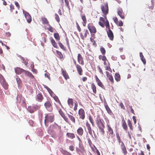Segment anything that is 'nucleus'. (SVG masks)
Listing matches in <instances>:
<instances>
[{
    "label": "nucleus",
    "mask_w": 155,
    "mask_h": 155,
    "mask_svg": "<svg viewBox=\"0 0 155 155\" xmlns=\"http://www.w3.org/2000/svg\"><path fill=\"white\" fill-rule=\"evenodd\" d=\"M95 122L100 132L102 135H104L105 134L104 129L105 128L104 121L99 117H97L96 118Z\"/></svg>",
    "instance_id": "1"
},
{
    "label": "nucleus",
    "mask_w": 155,
    "mask_h": 155,
    "mask_svg": "<svg viewBox=\"0 0 155 155\" xmlns=\"http://www.w3.org/2000/svg\"><path fill=\"white\" fill-rule=\"evenodd\" d=\"M54 116L53 114H45L44 123L45 125L48 126L47 124L49 123L53 122L54 120Z\"/></svg>",
    "instance_id": "2"
},
{
    "label": "nucleus",
    "mask_w": 155,
    "mask_h": 155,
    "mask_svg": "<svg viewBox=\"0 0 155 155\" xmlns=\"http://www.w3.org/2000/svg\"><path fill=\"white\" fill-rule=\"evenodd\" d=\"M68 104L70 107L71 108H73L74 104V110L76 111L77 110L78 104L77 102L75 101L74 102L73 99L71 98H69L67 101Z\"/></svg>",
    "instance_id": "3"
},
{
    "label": "nucleus",
    "mask_w": 155,
    "mask_h": 155,
    "mask_svg": "<svg viewBox=\"0 0 155 155\" xmlns=\"http://www.w3.org/2000/svg\"><path fill=\"white\" fill-rule=\"evenodd\" d=\"M40 106L36 104H33L32 106H29L27 108L28 110L30 113H33L36 110L39 109Z\"/></svg>",
    "instance_id": "4"
},
{
    "label": "nucleus",
    "mask_w": 155,
    "mask_h": 155,
    "mask_svg": "<svg viewBox=\"0 0 155 155\" xmlns=\"http://www.w3.org/2000/svg\"><path fill=\"white\" fill-rule=\"evenodd\" d=\"M87 28L92 35H94L97 32L95 27L92 23H89L87 25Z\"/></svg>",
    "instance_id": "5"
},
{
    "label": "nucleus",
    "mask_w": 155,
    "mask_h": 155,
    "mask_svg": "<svg viewBox=\"0 0 155 155\" xmlns=\"http://www.w3.org/2000/svg\"><path fill=\"white\" fill-rule=\"evenodd\" d=\"M45 108L49 112H51L53 110L52 102L51 100H48L44 103Z\"/></svg>",
    "instance_id": "6"
},
{
    "label": "nucleus",
    "mask_w": 155,
    "mask_h": 155,
    "mask_svg": "<svg viewBox=\"0 0 155 155\" xmlns=\"http://www.w3.org/2000/svg\"><path fill=\"white\" fill-rule=\"evenodd\" d=\"M106 27L108 29V31H107V33L108 37L109 38L110 40L113 41L114 38L113 33L112 31L110 29L109 23H108L107 22L106 25Z\"/></svg>",
    "instance_id": "7"
},
{
    "label": "nucleus",
    "mask_w": 155,
    "mask_h": 155,
    "mask_svg": "<svg viewBox=\"0 0 155 155\" xmlns=\"http://www.w3.org/2000/svg\"><path fill=\"white\" fill-rule=\"evenodd\" d=\"M101 9L104 15H106L108 13V7L107 2L104 5L101 6Z\"/></svg>",
    "instance_id": "8"
},
{
    "label": "nucleus",
    "mask_w": 155,
    "mask_h": 155,
    "mask_svg": "<svg viewBox=\"0 0 155 155\" xmlns=\"http://www.w3.org/2000/svg\"><path fill=\"white\" fill-rule=\"evenodd\" d=\"M0 80L3 87L5 89H7L8 88V85L5 81L2 75H1V77H0Z\"/></svg>",
    "instance_id": "9"
},
{
    "label": "nucleus",
    "mask_w": 155,
    "mask_h": 155,
    "mask_svg": "<svg viewBox=\"0 0 155 155\" xmlns=\"http://www.w3.org/2000/svg\"><path fill=\"white\" fill-rule=\"evenodd\" d=\"M78 114L79 118L82 120H84L85 117V113L84 110L80 108L78 110Z\"/></svg>",
    "instance_id": "10"
},
{
    "label": "nucleus",
    "mask_w": 155,
    "mask_h": 155,
    "mask_svg": "<svg viewBox=\"0 0 155 155\" xmlns=\"http://www.w3.org/2000/svg\"><path fill=\"white\" fill-rule=\"evenodd\" d=\"M77 60L78 63L82 65L84 64V58L80 54H78L77 57Z\"/></svg>",
    "instance_id": "11"
},
{
    "label": "nucleus",
    "mask_w": 155,
    "mask_h": 155,
    "mask_svg": "<svg viewBox=\"0 0 155 155\" xmlns=\"http://www.w3.org/2000/svg\"><path fill=\"white\" fill-rule=\"evenodd\" d=\"M95 78L96 81L98 85L99 86V87H101L102 88L105 89V87L104 85H103V84L101 82V81L98 78L97 75H95Z\"/></svg>",
    "instance_id": "12"
},
{
    "label": "nucleus",
    "mask_w": 155,
    "mask_h": 155,
    "mask_svg": "<svg viewBox=\"0 0 155 155\" xmlns=\"http://www.w3.org/2000/svg\"><path fill=\"white\" fill-rule=\"evenodd\" d=\"M77 71L80 75H83V70L81 66L79 64H77L76 66Z\"/></svg>",
    "instance_id": "13"
},
{
    "label": "nucleus",
    "mask_w": 155,
    "mask_h": 155,
    "mask_svg": "<svg viewBox=\"0 0 155 155\" xmlns=\"http://www.w3.org/2000/svg\"><path fill=\"white\" fill-rule=\"evenodd\" d=\"M59 113L61 116L64 119V120L67 123H69V120L68 118L66 116L65 114L63 112L61 109H60L59 111Z\"/></svg>",
    "instance_id": "14"
},
{
    "label": "nucleus",
    "mask_w": 155,
    "mask_h": 155,
    "mask_svg": "<svg viewBox=\"0 0 155 155\" xmlns=\"http://www.w3.org/2000/svg\"><path fill=\"white\" fill-rule=\"evenodd\" d=\"M117 13L118 15L122 19H124L125 18V15L123 12V11L122 9L120 8L117 11Z\"/></svg>",
    "instance_id": "15"
},
{
    "label": "nucleus",
    "mask_w": 155,
    "mask_h": 155,
    "mask_svg": "<svg viewBox=\"0 0 155 155\" xmlns=\"http://www.w3.org/2000/svg\"><path fill=\"white\" fill-rule=\"evenodd\" d=\"M83 33L84 34V35H83L82 33H81L80 34V36L81 38L83 39L84 40L85 38H86L87 37V35L88 34H89V32L88 30L87 29H84V30L83 31Z\"/></svg>",
    "instance_id": "16"
},
{
    "label": "nucleus",
    "mask_w": 155,
    "mask_h": 155,
    "mask_svg": "<svg viewBox=\"0 0 155 155\" xmlns=\"http://www.w3.org/2000/svg\"><path fill=\"white\" fill-rule=\"evenodd\" d=\"M106 73L107 77L108 78V79L110 81L111 83L112 84H113L114 83V81L111 74L109 73V72L107 71H106Z\"/></svg>",
    "instance_id": "17"
},
{
    "label": "nucleus",
    "mask_w": 155,
    "mask_h": 155,
    "mask_svg": "<svg viewBox=\"0 0 155 155\" xmlns=\"http://www.w3.org/2000/svg\"><path fill=\"white\" fill-rule=\"evenodd\" d=\"M100 21H99L98 24L102 28H104L105 26L104 24L106 22V21L105 19L102 17H100Z\"/></svg>",
    "instance_id": "18"
},
{
    "label": "nucleus",
    "mask_w": 155,
    "mask_h": 155,
    "mask_svg": "<svg viewBox=\"0 0 155 155\" xmlns=\"http://www.w3.org/2000/svg\"><path fill=\"white\" fill-rule=\"evenodd\" d=\"M25 16L28 23H30L31 21V18L30 15L28 12H26L25 14Z\"/></svg>",
    "instance_id": "19"
},
{
    "label": "nucleus",
    "mask_w": 155,
    "mask_h": 155,
    "mask_svg": "<svg viewBox=\"0 0 155 155\" xmlns=\"http://www.w3.org/2000/svg\"><path fill=\"white\" fill-rule=\"evenodd\" d=\"M24 70L19 67H17L15 68V72L16 74H18L24 72Z\"/></svg>",
    "instance_id": "20"
},
{
    "label": "nucleus",
    "mask_w": 155,
    "mask_h": 155,
    "mask_svg": "<svg viewBox=\"0 0 155 155\" xmlns=\"http://www.w3.org/2000/svg\"><path fill=\"white\" fill-rule=\"evenodd\" d=\"M122 126L123 128V129L125 130H127L128 129V127L127 125V124L126 123L125 121V120L124 119V118H123L122 120Z\"/></svg>",
    "instance_id": "21"
},
{
    "label": "nucleus",
    "mask_w": 155,
    "mask_h": 155,
    "mask_svg": "<svg viewBox=\"0 0 155 155\" xmlns=\"http://www.w3.org/2000/svg\"><path fill=\"white\" fill-rule=\"evenodd\" d=\"M43 97L41 94H38L36 96V100L39 102H41L43 99Z\"/></svg>",
    "instance_id": "22"
},
{
    "label": "nucleus",
    "mask_w": 155,
    "mask_h": 155,
    "mask_svg": "<svg viewBox=\"0 0 155 155\" xmlns=\"http://www.w3.org/2000/svg\"><path fill=\"white\" fill-rule=\"evenodd\" d=\"M86 126L88 129L89 133L91 135H92V130L91 126L90 124L89 123L87 122L86 124Z\"/></svg>",
    "instance_id": "23"
},
{
    "label": "nucleus",
    "mask_w": 155,
    "mask_h": 155,
    "mask_svg": "<svg viewBox=\"0 0 155 155\" xmlns=\"http://www.w3.org/2000/svg\"><path fill=\"white\" fill-rule=\"evenodd\" d=\"M24 73H25V75L28 76L31 79H33L34 78L33 75L30 72L28 71L25 70Z\"/></svg>",
    "instance_id": "24"
},
{
    "label": "nucleus",
    "mask_w": 155,
    "mask_h": 155,
    "mask_svg": "<svg viewBox=\"0 0 155 155\" xmlns=\"http://www.w3.org/2000/svg\"><path fill=\"white\" fill-rule=\"evenodd\" d=\"M77 132L79 135L82 136L84 133L83 129L81 127H80L77 129Z\"/></svg>",
    "instance_id": "25"
},
{
    "label": "nucleus",
    "mask_w": 155,
    "mask_h": 155,
    "mask_svg": "<svg viewBox=\"0 0 155 155\" xmlns=\"http://www.w3.org/2000/svg\"><path fill=\"white\" fill-rule=\"evenodd\" d=\"M62 74L65 79L67 80L69 78V77L65 70L62 69Z\"/></svg>",
    "instance_id": "26"
},
{
    "label": "nucleus",
    "mask_w": 155,
    "mask_h": 155,
    "mask_svg": "<svg viewBox=\"0 0 155 155\" xmlns=\"http://www.w3.org/2000/svg\"><path fill=\"white\" fill-rule=\"evenodd\" d=\"M140 56L141 61L143 63V64H145L146 63V60L144 58L142 52L140 53Z\"/></svg>",
    "instance_id": "27"
},
{
    "label": "nucleus",
    "mask_w": 155,
    "mask_h": 155,
    "mask_svg": "<svg viewBox=\"0 0 155 155\" xmlns=\"http://www.w3.org/2000/svg\"><path fill=\"white\" fill-rule=\"evenodd\" d=\"M91 88L93 91V92L95 94L97 93L96 87L94 83H92L91 85Z\"/></svg>",
    "instance_id": "28"
},
{
    "label": "nucleus",
    "mask_w": 155,
    "mask_h": 155,
    "mask_svg": "<svg viewBox=\"0 0 155 155\" xmlns=\"http://www.w3.org/2000/svg\"><path fill=\"white\" fill-rule=\"evenodd\" d=\"M51 96L54 98V99L59 104H61V102L59 100V99L58 97L57 96H56L54 93V94H52Z\"/></svg>",
    "instance_id": "29"
},
{
    "label": "nucleus",
    "mask_w": 155,
    "mask_h": 155,
    "mask_svg": "<svg viewBox=\"0 0 155 155\" xmlns=\"http://www.w3.org/2000/svg\"><path fill=\"white\" fill-rule=\"evenodd\" d=\"M51 41L52 45L54 47L56 48H58V47L57 43L52 38H51Z\"/></svg>",
    "instance_id": "30"
},
{
    "label": "nucleus",
    "mask_w": 155,
    "mask_h": 155,
    "mask_svg": "<svg viewBox=\"0 0 155 155\" xmlns=\"http://www.w3.org/2000/svg\"><path fill=\"white\" fill-rule=\"evenodd\" d=\"M81 18L83 21V22H82L83 25L84 26H85L87 22L85 16V15H82L81 16Z\"/></svg>",
    "instance_id": "31"
},
{
    "label": "nucleus",
    "mask_w": 155,
    "mask_h": 155,
    "mask_svg": "<svg viewBox=\"0 0 155 155\" xmlns=\"http://www.w3.org/2000/svg\"><path fill=\"white\" fill-rule=\"evenodd\" d=\"M115 80L117 81L118 82L120 80L121 78L120 74L118 73H116L115 75Z\"/></svg>",
    "instance_id": "32"
},
{
    "label": "nucleus",
    "mask_w": 155,
    "mask_h": 155,
    "mask_svg": "<svg viewBox=\"0 0 155 155\" xmlns=\"http://www.w3.org/2000/svg\"><path fill=\"white\" fill-rule=\"evenodd\" d=\"M66 136L68 137H70L71 139H74L75 138V136L73 133H67Z\"/></svg>",
    "instance_id": "33"
},
{
    "label": "nucleus",
    "mask_w": 155,
    "mask_h": 155,
    "mask_svg": "<svg viewBox=\"0 0 155 155\" xmlns=\"http://www.w3.org/2000/svg\"><path fill=\"white\" fill-rule=\"evenodd\" d=\"M68 117L70 119L71 121L74 124L75 123V118L72 115H70L69 114H68Z\"/></svg>",
    "instance_id": "34"
},
{
    "label": "nucleus",
    "mask_w": 155,
    "mask_h": 155,
    "mask_svg": "<svg viewBox=\"0 0 155 155\" xmlns=\"http://www.w3.org/2000/svg\"><path fill=\"white\" fill-rule=\"evenodd\" d=\"M56 52L60 58L62 59L63 58V55L61 52L59 51L58 50H56Z\"/></svg>",
    "instance_id": "35"
},
{
    "label": "nucleus",
    "mask_w": 155,
    "mask_h": 155,
    "mask_svg": "<svg viewBox=\"0 0 155 155\" xmlns=\"http://www.w3.org/2000/svg\"><path fill=\"white\" fill-rule=\"evenodd\" d=\"M65 5L69 9H70V7L69 5V1L70 2H71V0H64Z\"/></svg>",
    "instance_id": "36"
},
{
    "label": "nucleus",
    "mask_w": 155,
    "mask_h": 155,
    "mask_svg": "<svg viewBox=\"0 0 155 155\" xmlns=\"http://www.w3.org/2000/svg\"><path fill=\"white\" fill-rule=\"evenodd\" d=\"M107 126L108 128V130L110 132V134L112 135L114 134V132L112 129L108 124H107Z\"/></svg>",
    "instance_id": "37"
},
{
    "label": "nucleus",
    "mask_w": 155,
    "mask_h": 155,
    "mask_svg": "<svg viewBox=\"0 0 155 155\" xmlns=\"http://www.w3.org/2000/svg\"><path fill=\"white\" fill-rule=\"evenodd\" d=\"M61 152L64 155H72L71 153L64 150H62Z\"/></svg>",
    "instance_id": "38"
},
{
    "label": "nucleus",
    "mask_w": 155,
    "mask_h": 155,
    "mask_svg": "<svg viewBox=\"0 0 155 155\" xmlns=\"http://www.w3.org/2000/svg\"><path fill=\"white\" fill-rule=\"evenodd\" d=\"M127 123L129 127L130 130H133V128L131 121L130 120L128 119L127 120Z\"/></svg>",
    "instance_id": "39"
},
{
    "label": "nucleus",
    "mask_w": 155,
    "mask_h": 155,
    "mask_svg": "<svg viewBox=\"0 0 155 155\" xmlns=\"http://www.w3.org/2000/svg\"><path fill=\"white\" fill-rule=\"evenodd\" d=\"M105 107L107 113L110 114H111L112 113V111L108 107V105L107 104L105 106Z\"/></svg>",
    "instance_id": "40"
},
{
    "label": "nucleus",
    "mask_w": 155,
    "mask_h": 155,
    "mask_svg": "<svg viewBox=\"0 0 155 155\" xmlns=\"http://www.w3.org/2000/svg\"><path fill=\"white\" fill-rule=\"evenodd\" d=\"M58 44L60 48L64 51H66V49L64 45L60 42H58Z\"/></svg>",
    "instance_id": "41"
},
{
    "label": "nucleus",
    "mask_w": 155,
    "mask_h": 155,
    "mask_svg": "<svg viewBox=\"0 0 155 155\" xmlns=\"http://www.w3.org/2000/svg\"><path fill=\"white\" fill-rule=\"evenodd\" d=\"M54 36L57 41H59L60 40V37L58 33H54Z\"/></svg>",
    "instance_id": "42"
},
{
    "label": "nucleus",
    "mask_w": 155,
    "mask_h": 155,
    "mask_svg": "<svg viewBox=\"0 0 155 155\" xmlns=\"http://www.w3.org/2000/svg\"><path fill=\"white\" fill-rule=\"evenodd\" d=\"M121 148L124 155H126L127 154V152L125 146L121 147Z\"/></svg>",
    "instance_id": "43"
},
{
    "label": "nucleus",
    "mask_w": 155,
    "mask_h": 155,
    "mask_svg": "<svg viewBox=\"0 0 155 155\" xmlns=\"http://www.w3.org/2000/svg\"><path fill=\"white\" fill-rule=\"evenodd\" d=\"M100 51L103 55H104L106 53V50L105 48L102 47L100 48Z\"/></svg>",
    "instance_id": "44"
},
{
    "label": "nucleus",
    "mask_w": 155,
    "mask_h": 155,
    "mask_svg": "<svg viewBox=\"0 0 155 155\" xmlns=\"http://www.w3.org/2000/svg\"><path fill=\"white\" fill-rule=\"evenodd\" d=\"M45 88L47 89L48 90L49 94H50L51 96L52 94H54V93L48 87L46 86Z\"/></svg>",
    "instance_id": "45"
},
{
    "label": "nucleus",
    "mask_w": 155,
    "mask_h": 155,
    "mask_svg": "<svg viewBox=\"0 0 155 155\" xmlns=\"http://www.w3.org/2000/svg\"><path fill=\"white\" fill-rule=\"evenodd\" d=\"M42 21H43V23L44 24H48L49 23L47 19L45 18V17L42 18Z\"/></svg>",
    "instance_id": "46"
},
{
    "label": "nucleus",
    "mask_w": 155,
    "mask_h": 155,
    "mask_svg": "<svg viewBox=\"0 0 155 155\" xmlns=\"http://www.w3.org/2000/svg\"><path fill=\"white\" fill-rule=\"evenodd\" d=\"M89 120L91 123V124L92 126H94V121H93V120L92 118V117H91V116H90L89 117Z\"/></svg>",
    "instance_id": "47"
},
{
    "label": "nucleus",
    "mask_w": 155,
    "mask_h": 155,
    "mask_svg": "<svg viewBox=\"0 0 155 155\" xmlns=\"http://www.w3.org/2000/svg\"><path fill=\"white\" fill-rule=\"evenodd\" d=\"M116 135L117 138V140H118V142L119 143H120V142H121V139L120 138V136L119 135V134L118 133H117L116 134Z\"/></svg>",
    "instance_id": "48"
},
{
    "label": "nucleus",
    "mask_w": 155,
    "mask_h": 155,
    "mask_svg": "<svg viewBox=\"0 0 155 155\" xmlns=\"http://www.w3.org/2000/svg\"><path fill=\"white\" fill-rule=\"evenodd\" d=\"M116 24L117 26L121 27L123 25V23L121 20H120Z\"/></svg>",
    "instance_id": "49"
},
{
    "label": "nucleus",
    "mask_w": 155,
    "mask_h": 155,
    "mask_svg": "<svg viewBox=\"0 0 155 155\" xmlns=\"http://www.w3.org/2000/svg\"><path fill=\"white\" fill-rule=\"evenodd\" d=\"M66 41L67 44L68 46V47L69 49H70V47L69 45V41L68 38H66L65 39Z\"/></svg>",
    "instance_id": "50"
},
{
    "label": "nucleus",
    "mask_w": 155,
    "mask_h": 155,
    "mask_svg": "<svg viewBox=\"0 0 155 155\" xmlns=\"http://www.w3.org/2000/svg\"><path fill=\"white\" fill-rule=\"evenodd\" d=\"M55 19L58 22H59L60 18L59 16L57 14H55Z\"/></svg>",
    "instance_id": "51"
},
{
    "label": "nucleus",
    "mask_w": 155,
    "mask_h": 155,
    "mask_svg": "<svg viewBox=\"0 0 155 155\" xmlns=\"http://www.w3.org/2000/svg\"><path fill=\"white\" fill-rule=\"evenodd\" d=\"M101 60L103 61H107L108 62H109L108 60L107 59V58L106 57L105 55H103L102 56V58Z\"/></svg>",
    "instance_id": "52"
},
{
    "label": "nucleus",
    "mask_w": 155,
    "mask_h": 155,
    "mask_svg": "<svg viewBox=\"0 0 155 155\" xmlns=\"http://www.w3.org/2000/svg\"><path fill=\"white\" fill-rule=\"evenodd\" d=\"M105 69L106 70L110 72H112V70L109 65H108L105 67Z\"/></svg>",
    "instance_id": "53"
},
{
    "label": "nucleus",
    "mask_w": 155,
    "mask_h": 155,
    "mask_svg": "<svg viewBox=\"0 0 155 155\" xmlns=\"http://www.w3.org/2000/svg\"><path fill=\"white\" fill-rule=\"evenodd\" d=\"M76 151L77 152L79 153V152L81 151H84V149L83 147H81V150L77 149Z\"/></svg>",
    "instance_id": "54"
},
{
    "label": "nucleus",
    "mask_w": 155,
    "mask_h": 155,
    "mask_svg": "<svg viewBox=\"0 0 155 155\" xmlns=\"http://www.w3.org/2000/svg\"><path fill=\"white\" fill-rule=\"evenodd\" d=\"M97 68H98V70H99V72L101 74H104L103 72V71H102V70L100 68V66H98V67H97Z\"/></svg>",
    "instance_id": "55"
},
{
    "label": "nucleus",
    "mask_w": 155,
    "mask_h": 155,
    "mask_svg": "<svg viewBox=\"0 0 155 155\" xmlns=\"http://www.w3.org/2000/svg\"><path fill=\"white\" fill-rule=\"evenodd\" d=\"M113 19L114 21L116 24L118 22V19L116 17H114L113 18Z\"/></svg>",
    "instance_id": "56"
},
{
    "label": "nucleus",
    "mask_w": 155,
    "mask_h": 155,
    "mask_svg": "<svg viewBox=\"0 0 155 155\" xmlns=\"http://www.w3.org/2000/svg\"><path fill=\"white\" fill-rule=\"evenodd\" d=\"M76 24L77 25L78 29L79 32H80L81 31V29L80 28V26H79V24H78V23L77 22L76 23Z\"/></svg>",
    "instance_id": "57"
},
{
    "label": "nucleus",
    "mask_w": 155,
    "mask_h": 155,
    "mask_svg": "<svg viewBox=\"0 0 155 155\" xmlns=\"http://www.w3.org/2000/svg\"><path fill=\"white\" fill-rule=\"evenodd\" d=\"M16 81L17 82V83L18 84H20L21 83V81L20 80V79L19 78H16Z\"/></svg>",
    "instance_id": "58"
},
{
    "label": "nucleus",
    "mask_w": 155,
    "mask_h": 155,
    "mask_svg": "<svg viewBox=\"0 0 155 155\" xmlns=\"http://www.w3.org/2000/svg\"><path fill=\"white\" fill-rule=\"evenodd\" d=\"M69 150L71 151H73L74 150V146L73 145H71L69 147Z\"/></svg>",
    "instance_id": "59"
},
{
    "label": "nucleus",
    "mask_w": 155,
    "mask_h": 155,
    "mask_svg": "<svg viewBox=\"0 0 155 155\" xmlns=\"http://www.w3.org/2000/svg\"><path fill=\"white\" fill-rule=\"evenodd\" d=\"M48 30L51 32H53V29L51 26H49V28H48Z\"/></svg>",
    "instance_id": "60"
},
{
    "label": "nucleus",
    "mask_w": 155,
    "mask_h": 155,
    "mask_svg": "<svg viewBox=\"0 0 155 155\" xmlns=\"http://www.w3.org/2000/svg\"><path fill=\"white\" fill-rule=\"evenodd\" d=\"M10 8L11 11L12 12L13 10L14 9V6L12 5V4H11L10 5Z\"/></svg>",
    "instance_id": "61"
},
{
    "label": "nucleus",
    "mask_w": 155,
    "mask_h": 155,
    "mask_svg": "<svg viewBox=\"0 0 155 155\" xmlns=\"http://www.w3.org/2000/svg\"><path fill=\"white\" fill-rule=\"evenodd\" d=\"M15 4L16 7L18 8V9H19L20 8V5L17 2H15Z\"/></svg>",
    "instance_id": "62"
},
{
    "label": "nucleus",
    "mask_w": 155,
    "mask_h": 155,
    "mask_svg": "<svg viewBox=\"0 0 155 155\" xmlns=\"http://www.w3.org/2000/svg\"><path fill=\"white\" fill-rule=\"evenodd\" d=\"M41 40L42 42L43 41L45 43H46V38L45 37H42L41 38Z\"/></svg>",
    "instance_id": "63"
},
{
    "label": "nucleus",
    "mask_w": 155,
    "mask_h": 155,
    "mask_svg": "<svg viewBox=\"0 0 155 155\" xmlns=\"http://www.w3.org/2000/svg\"><path fill=\"white\" fill-rule=\"evenodd\" d=\"M90 40L91 42L93 43V45H94L96 44L95 41L94 39H92L91 38H90Z\"/></svg>",
    "instance_id": "64"
}]
</instances>
